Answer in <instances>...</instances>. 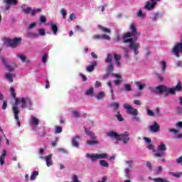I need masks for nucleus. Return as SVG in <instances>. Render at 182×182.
<instances>
[{
  "label": "nucleus",
  "mask_w": 182,
  "mask_h": 182,
  "mask_svg": "<svg viewBox=\"0 0 182 182\" xmlns=\"http://www.w3.org/2000/svg\"><path fill=\"white\" fill-rule=\"evenodd\" d=\"M101 39H103L104 41H110V36L106 34H103L101 36Z\"/></svg>",
  "instance_id": "48"
},
{
  "label": "nucleus",
  "mask_w": 182,
  "mask_h": 182,
  "mask_svg": "<svg viewBox=\"0 0 182 182\" xmlns=\"http://www.w3.org/2000/svg\"><path fill=\"white\" fill-rule=\"evenodd\" d=\"M112 107H113V109H119V103L117 102H114L111 105Z\"/></svg>",
  "instance_id": "55"
},
{
  "label": "nucleus",
  "mask_w": 182,
  "mask_h": 182,
  "mask_svg": "<svg viewBox=\"0 0 182 182\" xmlns=\"http://www.w3.org/2000/svg\"><path fill=\"white\" fill-rule=\"evenodd\" d=\"M112 76L116 78V80H114V83L117 86H119V85H120L122 82H123V77H122V75L115 73L113 74Z\"/></svg>",
  "instance_id": "16"
},
{
  "label": "nucleus",
  "mask_w": 182,
  "mask_h": 182,
  "mask_svg": "<svg viewBox=\"0 0 182 182\" xmlns=\"http://www.w3.org/2000/svg\"><path fill=\"white\" fill-rule=\"evenodd\" d=\"M156 77H158V79L161 82L163 81V75L159 74V73H156Z\"/></svg>",
  "instance_id": "61"
},
{
  "label": "nucleus",
  "mask_w": 182,
  "mask_h": 182,
  "mask_svg": "<svg viewBox=\"0 0 182 182\" xmlns=\"http://www.w3.org/2000/svg\"><path fill=\"white\" fill-rule=\"evenodd\" d=\"M176 163H178V164H182V156L176 159Z\"/></svg>",
  "instance_id": "63"
},
{
  "label": "nucleus",
  "mask_w": 182,
  "mask_h": 182,
  "mask_svg": "<svg viewBox=\"0 0 182 182\" xmlns=\"http://www.w3.org/2000/svg\"><path fill=\"white\" fill-rule=\"evenodd\" d=\"M147 149H149V150H153V151H156V149H154V146L153 144L148 145Z\"/></svg>",
  "instance_id": "58"
},
{
  "label": "nucleus",
  "mask_w": 182,
  "mask_h": 182,
  "mask_svg": "<svg viewBox=\"0 0 182 182\" xmlns=\"http://www.w3.org/2000/svg\"><path fill=\"white\" fill-rule=\"evenodd\" d=\"M41 9H31V16H34V15H36V14H39V12H41Z\"/></svg>",
  "instance_id": "34"
},
{
  "label": "nucleus",
  "mask_w": 182,
  "mask_h": 182,
  "mask_svg": "<svg viewBox=\"0 0 182 182\" xmlns=\"http://www.w3.org/2000/svg\"><path fill=\"white\" fill-rule=\"evenodd\" d=\"M10 93L11 96L14 97V99L16 97V92H15V89L14 88V87H10Z\"/></svg>",
  "instance_id": "44"
},
{
  "label": "nucleus",
  "mask_w": 182,
  "mask_h": 182,
  "mask_svg": "<svg viewBox=\"0 0 182 182\" xmlns=\"http://www.w3.org/2000/svg\"><path fill=\"white\" fill-rule=\"evenodd\" d=\"M149 129L152 133H157V132L160 131V125H159L157 122H154L152 125L149 127Z\"/></svg>",
  "instance_id": "15"
},
{
  "label": "nucleus",
  "mask_w": 182,
  "mask_h": 182,
  "mask_svg": "<svg viewBox=\"0 0 182 182\" xmlns=\"http://www.w3.org/2000/svg\"><path fill=\"white\" fill-rule=\"evenodd\" d=\"M172 52L176 58H180V52L182 55V40L181 43H178L173 46Z\"/></svg>",
  "instance_id": "10"
},
{
  "label": "nucleus",
  "mask_w": 182,
  "mask_h": 182,
  "mask_svg": "<svg viewBox=\"0 0 182 182\" xmlns=\"http://www.w3.org/2000/svg\"><path fill=\"white\" fill-rule=\"evenodd\" d=\"M107 86H109V87L110 92H111L112 99V100H114V91H113V85L112 84L111 81H109L107 82Z\"/></svg>",
  "instance_id": "24"
},
{
  "label": "nucleus",
  "mask_w": 182,
  "mask_h": 182,
  "mask_svg": "<svg viewBox=\"0 0 182 182\" xmlns=\"http://www.w3.org/2000/svg\"><path fill=\"white\" fill-rule=\"evenodd\" d=\"M40 21L42 23H45V22H46V17L45 16H41L40 17Z\"/></svg>",
  "instance_id": "56"
},
{
  "label": "nucleus",
  "mask_w": 182,
  "mask_h": 182,
  "mask_svg": "<svg viewBox=\"0 0 182 182\" xmlns=\"http://www.w3.org/2000/svg\"><path fill=\"white\" fill-rule=\"evenodd\" d=\"M55 133L56 134H59V133H62V127H55Z\"/></svg>",
  "instance_id": "45"
},
{
  "label": "nucleus",
  "mask_w": 182,
  "mask_h": 182,
  "mask_svg": "<svg viewBox=\"0 0 182 182\" xmlns=\"http://www.w3.org/2000/svg\"><path fill=\"white\" fill-rule=\"evenodd\" d=\"M38 36H39L38 33H27V38H38Z\"/></svg>",
  "instance_id": "39"
},
{
  "label": "nucleus",
  "mask_w": 182,
  "mask_h": 182,
  "mask_svg": "<svg viewBox=\"0 0 182 182\" xmlns=\"http://www.w3.org/2000/svg\"><path fill=\"white\" fill-rule=\"evenodd\" d=\"M107 136L111 139H114L115 140H117L116 144H119V141H122L124 144H127V143H129V141L130 140V138L129 137V134L127 132H125L120 134L114 132H109L107 133Z\"/></svg>",
  "instance_id": "3"
},
{
  "label": "nucleus",
  "mask_w": 182,
  "mask_h": 182,
  "mask_svg": "<svg viewBox=\"0 0 182 182\" xmlns=\"http://www.w3.org/2000/svg\"><path fill=\"white\" fill-rule=\"evenodd\" d=\"M72 182H82V181H80L77 178V175H73L72 176Z\"/></svg>",
  "instance_id": "46"
},
{
  "label": "nucleus",
  "mask_w": 182,
  "mask_h": 182,
  "mask_svg": "<svg viewBox=\"0 0 182 182\" xmlns=\"http://www.w3.org/2000/svg\"><path fill=\"white\" fill-rule=\"evenodd\" d=\"M6 156V151L4 150L3 153L0 156V164L1 166H4V163L5 161V157Z\"/></svg>",
  "instance_id": "23"
},
{
  "label": "nucleus",
  "mask_w": 182,
  "mask_h": 182,
  "mask_svg": "<svg viewBox=\"0 0 182 182\" xmlns=\"http://www.w3.org/2000/svg\"><path fill=\"white\" fill-rule=\"evenodd\" d=\"M130 32L126 33L122 36L123 42L124 43H129V49L132 50L134 55L139 53L140 49V43H136V41L140 37V33L137 32V28L134 23L130 25Z\"/></svg>",
  "instance_id": "1"
},
{
  "label": "nucleus",
  "mask_w": 182,
  "mask_h": 182,
  "mask_svg": "<svg viewBox=\"0 0 182 182\" xmlns=\"http://www.w3.org/2000/svg\"><path fill=\"white\" fill-rule=\"evenodd\" d=\"M85 132L87 136H90L91 139H96V135L93 134V132H90V131L87 130V129H85Z\"/></svg>",
  "instance_id": "32"
},
{
  "label": "nucleus",
  "mask_w": 182,
  "mask_h": 182,
  "mask_svg": "<svg viewBox=\"0 0 182 182\" xmlns=\"http://www.w3.org/2000/svg\"><path fill=\"white\" fill-rule=\"evenodd\" d=\"M176 129H182V122H178L175 124Z\"/></svg>",
  "instance_id": "54"
},
{
  "label": "nucleus",
  "mask_w": 182,
  "mask_h": 182,
  "mask_svg": "<svg viewBox=\"0 0 182 182\" xmlns=\"http://www.w3.org/2000/svg\"><path fill=\"white\" fill-rule=\"evenodd\" d=\"M107 181V176H103L98 182H106Z\"/></svg>",
  "instance_id": "64"
},
{
  "label": "nucleus",
  "mask_w": 182,
  "mask_h": 182,
  "mask_svg": "<svg viewBox=\"0 0 182 182\" xmlns=\"http://www.w3.org/2000/svg\"><path fill=\"white\" fill-rule=\"evenodd\" d=\"M87 144H88V146H95V144H99V141H97V140L87 141Z\"/></svg>",
  "instance_id": "36"
},
{
  "label": "nucleus",
  "mask_w": 182,
  "mask_h": 182,
  "mask_svg": "<svg viewBox=\"0 0 182 182\" xmlns=\"http://www.w3.org/2000/svg\"><path fill=\"white\" fill-rule=\"evenodd\" d=\"M124 89L127 92H132V85L129 84H125L124 85Z\"/></svg>",
  "instance_id": "49"
},
{
  "label": "nucleus",
  "mask_w": 182,
  "mask_h": 182,
  "mask_svg": "<svg viewBox=\"0 0 182 182\" xmlns=\"http://www.w3.org/2000/svg\"><path fill=\"white\" fill-rule=\"evenodd\" d=\"M1 61L2 63H4L5 68L9 70V72H13V70H15V69L18 68V64H16V63H14L12 65H9V64H8V62H9L8 58H2Z\"/></svg>",
  "instance_id": "9"
},
{
  "label": "nucleus",
  "mask_w": 182,
  "mask_h": 182,
  "mask_svg": "<svg viewBox=\"0 0 182 182\" xmlns=\"http://www.w3.org/2000/svg\"><path fill=\"white\" fill-rule=\"evenodd\" d=\"M51 30L53 31V35H57L58 33V26L55 23H50Z\"/></svg>",
  "instance_id": "28"
},
{
  "label": "nucleus",
  "mask_w": 182,
  "mask_h": 182,
  "mask_svg": "<svg viewBox=\"0 0 182 182\" xmlns=\"http://www.w3.org/2000/svg\"><path fill=\"white\" fill-rule=\"evenodd\" d=\"M135 85L136 87V89H138V90L139 92H141L143 90V89H144V87H146V84L144 82L142 81H136L135 82Z\"/></svg>",
  "instance_id": "18"
},
{
  "label": "nucleus",
  "mask_w": 182,
  "mask_h": 182,
  "mask_svg": "<svg viewBox=\"0 0 182 182\" xmlns=\"http://www.w3.org/2000/svg\"><path fill=\"white\" fill-rule=\"evenodd\" d=\"M97 66V62L94 61L91 63V65L87 67L86 70L87 72H93L95 70V67Z\"/></svg>",
  "instance_id": "22"
},
{
  "label": "nucleus",
  "mask_w": 182,
  "mask_h": 182,
  "mask_svg": "<svg viewBox=\"0 0 182 182\" xmlns=\"http://www.w3.org/2000/svg\"><path fill=\"white\" fill-rule=\"evenodd\" d=\"M16 58H18V59L21 60V62L23 63H25V62H26V56L23 55H16Z\"/></svg>",
  "instance_id": "37"
},
{
  "label": "nucleus",
  "mask_w": 182,
  "mask_h": 182,
  "mask_svg": "<svg viewBox=\"0 0 182 182\" xmlns=\"http://www.w3.org/2000/svg\"><path fill=\"white\" fill-rule=\"evenodd\" d=\"M105 96H106L105 92H100L95 96V97L97 100H102V99H105Z\"/></svg>",
  "instance_id": "25"
},
{
  "label": "nucleus",
  "mask_w": 182,
  "mask_h": 182,
  "mask_svg": "<svg viewBox=\"0 0 182 182\" xmlns=\"http://www.w3.org/2000/svg\"><path fill=\"white\" fill-rule=\"evenodd\" d=\"M40 120L36 117L31 115L30 119H29V124L32 129V130H35L36 127H38V124L40 123Z\"/></svg>",
  "instance_id": "12"
},
{
  "label": "nucleus",
  "mask_w": 182,
  "mask_h": 182,
  "mask_svg": "<svg viewBox=\"0 0 182 182\" xmlns=\"http://www.w3.org/2000/svg\"><path fill=\"white\" fill-rule=\"evenodd\" d=\"M73 117H79V116H80V114L77 111H73Z\"/></svg>",
  "instance_id": "57"
},
{
  "label": "nucleus",
  "mask_w": 182,
  "mask_h": 182,
  "mask_svg": "<svg viewBox=\"0 0 182 182\" xmlns=\"http://www.w3.org/2000/svg\"><path fill=\"white\" fill-rule=\"evenodd\" d=\"M38 176H39V172L34 171H33V173H31V181H33L35 180H36V177H38Z\"/></svg>",
  "instance_id": "30"
},
{
  "label": "nucleus",
  "mask_w": 182,
  "mask_h": 182,
  "mask_svg": "<svg viewBox=\"0 0 182 182\" xmlns=\"http://www.w3.org/2000/svg\"><path fill=\"white\" fill-rule=\"evenodd\" d=\"M136 16L143 19L146 16V14L143 13L141 10H139V11L136 13Z\"/></svg>",
  "instance_id": "40"
},
{
  "label": "nucleus",
  "mask_w": 182,
  "mask_h": 182,
  "mask_svg": "<svg viewBox=\"0 0 182 182\" xmlns=\"http://www.w3.org/2000/svg\"><path fill=\"white\" fill-rule=\"evenodd\" d=\"M163 168L161 166H159L156 168V171L157 174H160V173L162 171Z\"/></svg>",
  "instance_id": "59"
},
{
  "label": "nucleus",
  "mask_w": 182,
  "mask_h": 182,
  "mask_svg": "<svg viewBox=\"0 0 182 182\" xmlns=\"http://www.w3.org/2000/svg\"><path fill=\"white\" fill-rule=\"evenodd\" d=\"M161 66L162 73H164L167 68V63H166V61L164 60L161 61Z\"/></svg>",
  "instance_id": "31"
},
{
  "label": "nucleus",
  "mask_w": 182,
  "mask_h": 182,
  "mask_svg": "<svg viewBox=\"0 0 182 182\" xmlns=\"http://www.w3.org/2000/svg\"><path fill=\"white\" fill-rule=\"evenodd\" d=\"M125 166L129 167V168H132V164H133V161L132 160H127L124 161Z\"/></svg>",
  "instance_id": "43"
},
{
  "label": "nucleus",
  "mask_w": 182,
  "mask_h": 182,
  "mask_svg": "<svg viewBox=\"0 0 182 182\" xmlns=\"http://www.w3.org/2000/svg\"><path fill=\"white\" fill-rule=\"evenodd\" d=\"M98 28L100 29V31H102V32H105V33H110L111 32L110 28H107L100 25H98Z\"/></svg>",
  "instance_id": "27"
},
{
  "label": "nucleus",
  "mask_w": 182,
  "mask_h": 182,
  "mask_svg": "<svg viewBox=\"0 0 182 182\" xmlns=\"http://www.w3.org/2000/svg\"><path fill=\"white\" fill-rule=\"evenodd\" d=\"M159 13H156L155 14H153L151 16V20L152 21V22H156V21L157 19H159Z\"/></svg>",
  "instance_id": "35"
},
{
  "label": "nucleus",
  "mask_w": 182,
  "mask_h": 182,
  "mask_svg": "<svg viewBox=\"0 0 182 182\" xmlns=\"http://www.w3.org/2000/svg\"><path fill=\"white\" fill-rule=\"evenodd\" d=\"M85 157L90 159L92 161H96V160H102V159H107V154H86Z\"/></svg>",
  "instance_id": "7"
},
{
  "label": "nucleus",
  "mask_w": 182,
  "mask_h": 182,
  "mask_svg": "<svg viewBox=\"0 0 182 182\" xmlns=\"http://www.w3.org/2000/svg\"><path fill=\"white\" fill-rule=\"evenodd\" d=\"M170 176H173V177H176V178H180L182 176V172L180 173H174V172H170Z\"/></svg>",
  "instance_id": "33"
},
{
  "label": "nucleus",
  "mask_w": 182,
  "mask_h": 182,
  "mask_svg": "<svg viewBox=\"0 0 182 182\" xmlns=\"http://www.w3.org/2000/svg\"><path fill=\"white\" fill-rule=\"evenodd\" d=\"M39 157L41 160H46L47 167L53 166V161L52 160L53 154H50L45 156V149L41 148L38 151Z\"/></svg>",
  "instance_id": "5"
},
{
  "label": "nucleus",
  "mask_w": 182,
  "mask_h": 182,
  "mask_svg": "<svg viewBox=\"0 0 182 182\" xmlns=\"http://www.w3.org/2000/svg\"><path fill=\"white\" fill-rule=\"evenodd\" d=\"M25 6H26L25 5L22 6V9H23V11L24 14H31L32 8L25 7Z\"/></svg>",
  "instance_id": "29"
},
{
  "label": "nucleus",
  "mask_w": 182,
  "mask_h": 182,
  "mask_svg": "<svg viewBox=\"0 0 182 182\" xmlns=\"http://www.w3.org/2000/svg\"><path fill=\"white\" fill-rule=\"evenodd\" d=\"M167 150V147H166V145L164 144H161L158 146V151L155 154L156 157H163L164 156V151Z\"/></svg>",
  "instance_id": "13"
},
{
  "label": "nucleus",
  "mask_w": 182,
  "mask_h": 182,
  "mask_svg": "<svg viewBox=\"0 0 182 182\" xmlns=\"http://www.w3.org/2000/svg\"><path fill=\"white\" fill-rule=\"evenodd\" d=\"M116 117L117 119L119 120V122H123V117H122V114H120V112H118L117 114H116Z\"/></svg>",
  "instance_id": "51"
},
{
  "label": "nucleus",
  "mask_w": 182,
  "mask_h": 182,
  "mask_svg": "<svg viewBox=\"0 0 182 182\" xmlns=\"http://www.w3.org/2000/svg\"><path fill=\"white\" fill-rule=\"evenodd\" d=\"M93 92H94L93 88H90L85 91V95L87 96H93Z\"/></svg>",
  "instance_id": "38"
},
{
  "label": "nucleus",
  "mask_w": 182,
  "mask_h": 182,
  "mask_svg": "<svg viewBox=\"0 0 182 182\" xmlns=\"http://www.w3.org/2000/svg\"><path fill=\"white\" fill-rule=\"evenodd\" d=\"M79 139H80V136H77L73 138L72 144H73V147H76L77 149H78V147H79Z\"/></svg>",
  "instance_id": "21"
},
{
  "label": "nucleus",
  "mask_w": 182,
  "mask_h": 182,
  "mask_svg": "<svg viewBox=\"0 0 182 182\" xmlns=\"http://www.w3.org/2000/svg\"><path fill=\"white\" fill-rule=\"evenodd\" d=\"M156 5H157V2H156V0H149L146 2L144 8L147 11H152V9L156 8Z\"/></svg>",
  "instance_id": "14"
},
{
  "label": "nucleus",
  "mask_w": 182,
  "mask_h": 182,
  "mask_svg": "<svg viewBox=\"0 0 182 182\" xmlns=\"http://www.w3.org/2000/svg\"><path fill=\"white\" fill-rule=\"evenodd\" d=\"M21 42H22V38H14V39L6 40L5 45L11 48H16L21 45Z\"/></svg>",
  "instance_id": "8"
},
{
  "label": "nucleus",
  "mask_w": 182,
  "mask_h": 182,
  "mask_svg": "<svg viewBox=\"0 0 182 182\" xmlns=\"http://www.w3.org/2000/svg\"><path fill=\"white\" fill-rule=\"evenodd\" d=\"M4 4H6V11H8L11 8V5H16V0H4Z\"/></svg>",
  "instance_id": "20"
},
{
  "label": "nucleus",
  "mask_w": 182,
  "mask_h": 182,
  "mask_svg": "<svg viewBox=\"0 0 182 182\" xmlns=\"http://www.w3.org/2000/svg\"><path fill=\"white\" fill-rule=\"evenodd\" d=\"M38 33H39L38 36H39V35H41V36H45V35H46V32L45 31V29H43V28H40L38 30Z\"/></svg>",
  "instance_id": "47"
},
{
  "label": "nucleus",
  "mask_w": 182,
  "mask_h": 182,
  "mask_svg": "<svg viewBox=\"0 0 182 182\" xmlns=\"http://www.w3.org/2000/svg\"><path fill=\"white\" fill-rule=\"evenodd\" d=\"M124 109H125L129 114H132V116H137V114H139L137 109L133 107L129 104H124Z\"/></svg>",
  "instance_id": "11"
},
{
  "label": "nucleus",
  "mask_w": 182,
  "mask_h": 182,
  "mask_svg": "<svg viewBox=\"0 0 182 182\" xmlns=\"http://www.w3.org/2000/svg\"><path fill=\"white\" fill-rule=\"evenodd\" d=\"M107 69L109 72H112L113 69H114V68L113 67V64H109Z\"/></svg>",
  "instance_id": "62"
},
{
  "label": "nucleus",
  "mask_w": 182,
  "mask_h": 182,
  "mask_svg": "<svg viewBox=\"0 0 182 182\" xmlns=\"http://www.w3.org/2000/svg\"><path fill=\"white\" fill-rule=\"evenodd\" d=\"M69 18L70 19V21H74V19H76V16L75 15V14L73 13L70 15Z\"/></svg>",
  "instance_id": "60"
},
{
  "label": "nucleus",
  "mask_w": 182,
  "mask_h": 182,
  "mask_svg": "<svg viewBox=\"0 0 182 182\" xmlns=\"http://www.w3.org/2000/svg\"><path fill=\"white\" fill-rule=\"evenodd\" d=\"M42 62L43 63H46V62H48V54H45L44 55H43Z\"/></svg>",
  "instance_id": "52"
},
{
  "label": "nucleus",
  "mask_w": 182,
  "mask_h": 182,
  "mask_svg": "<svg viewBox=\"0 0 182 182\" xmlns=\"http://www.w3.org/2000/svg\"><path fill=\"white\" fill-rule=\"evenodd\" d=\"M113 58L115 60V63L118 68H120L122 66V63H120V59H122V56L120 55L114 53V55L112 54H107V58L105 59V62L107 63H112L113 60Z\"/></svg>",
  "instance_id": "6"
},
{
  "label": "nucleus",
  "mask_w": 182,
  "mask_h": 182,
  "mask_svg": "<svg viewBox=\"0 0 182 182\" xmlns=\"http://www.w3.org/2000/svg\"><path fill=\"white\" fill-rule=\"evenodd\" d=\"M168 132L170 133H173L175 139H181L182 134L180 133V131L174 129H169Z\"/></svg>",
  "instance_id": "19"
},
{
  "label": "nucleus",
  "mask_w": 182,
  "mask_h": 182,
  "mask_svg": "<svg viewBox=\"0 0 182 182\" xmlns=\"http://www.w3.org/2000/svg\"><path fill=\"white\" fill-rule=\"evenodd\" d=\"M124 49V58H126V59H127L129 56V50L127 48H123Z\"/></svg>",
  "instance_id": "41"
},
{
  "label": "nucleus",
  "mask_w": 182,
  "mask_h": 182,
  "mask_svg": "<svg viewBox=\"0 0 182 182\" xmlns=\"http://www.w3.org/2000/svg\"><path fill=\"white\" fill-rule=\"evenodd\" d=\"M15 104L13 105L12 110L14 114V119L17 122V124L18 127H21V122H19V107H22V109H29L32 107V100L31 98L28 97H22V98H16Z\"/></svg>",
  "instance_id": "2"
},
{
  "label": "nucleus",
  "mask_w": 182,
  "mask_h": 182,
  "mask_svg": "<svg viewBox=\"0 0 182 182\" xmlns=\"http://www.w3.org/2000/svg\"><path fill=\"white\" fill-rule=\"evenodd\" d=\"M61 15H63V19H66V15H67L66 10H65L64 9H61Z\"/></svg>",
  "instance_id": "53"
},
{
  "label": "nucleus",
  "mask_w": 182,
  "mask_h": 182,
  "mask_svg": "<svg viewBox=\"0 0 182 182\" xmlns=\"http://www.w3.org/2000/svg\"><path fill=\"white\" fill-rule=\"evenodd\" d=\"M131 173H132V168H124V174H125V177H127V178H130Z\"/></svg>",
  "instance_id": "26"
},
{
  "label": "nucleus",
  "mask_w": 182,
  "mask_h": 182,
  "mask_svg": "<svg viewBox=\"0 0 182 182\" xmlns=\"http://www.w3.org/2000/svg\"><path fill=\"white\" fill-rule=\"evenodd\" d=\"M181 82H178L176 87L168 88L164 85H159L156 87L157 93H168L169 95H176V92L181 90Z\"/></svg>",
  "instance_id": "4"
},
{
  "label": "nucleus",
  "mask_w": 182,
  "mask_h": 182,
  "mask_svg": "<svg viewBox=\"0 0 182 182\" xmlns=\"http://www.w3.org/2000/svg\"><path fill=\"white\" fill-rule=\"evenodd\" d=\"M100 166H102V167H109V163H107L106 161L105 160H101L100 161Z\"/></svg>",
  "instance_id": "42"
},
{
  "label": "nucleus",
  "mask_w": 182,
  "mask_h": 182,
  "mask_svg": "<svg viewBox=\"0 0 182 182\" xmlns=\"http://www.w3.org/2000/svg\"><path fill=\"white\" fill-rule=\"evenodd\" d=\"M16 76V74L12 73H6L4 75V79L8 80L10 83L14 82V77Z\"/></svg>",
  "instance_id": "17"
},
{
  "label": "nucleus",
  "mask_w": 182,
  "mask_h": 182,
  "mask_svg": "<svg viewBox=\"0 0 182 182\" xmlns=\"http://www.w3.org/2000/svg\"><path fill=\"white\" fill-rule=\"evenodd\" d=\"M146 113H147L148 116H151V117L155 116L154 112H153V111L150 110V109H149V108H146Z\"/></svg>",
  "instance_id": "50"
}]
</instances>
